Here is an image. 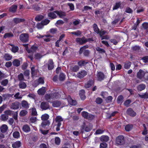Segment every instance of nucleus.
<instances>
[{
  "instance_id": "obj_42",
  "label": "nucleus",
  "mask_w": 148,
  "mask_h": 148,
  "mask_svg": "<svg viewBox=\"0 0 148 148\" xmlns=\"http://www.w3.org/2000/svg\"><path fill=\"white\" fill-rule=\"evenodd\" d=\"M32 8L36 11H39L40 10V8L36 4H33L32 5Z\"/></svg>"
},
{
  "instance_id": "obj_62",
  "label": "nucleus",
  "mask_w": 148,
  "mask_h": 148,
  "mask_svg": "<svg viewBox=\"0 0 148 148\" xmlns=\"http://www.w3.org/2000/svg\"><path fill=\"white\" fill-rule=\"evenodd\" d=\"M131 102V101L130 99H127L125 101L124 104L125 106L128 107Z\"/></svg>"
},
{
  "instance_id": "obj_37",
  "label": "nucleus",
  "mask_w": 148,
  "mask_h": 148,
  "mask_svg": "<svg viewBox=\"0 0 148 148\" xmlns=\"http://www.w3.org/2000/svg\"><path fill=\"white\" fill-rule=\"evenodd\" d=\"M66 75L63 73H60L59 76V79L60 81H64L65 79Z\"/></svg>"
},
{
  "instance_id": "obj_10",
  "label": "nucleus",
  "mask_w": 148,
  "mask_h": 148,
  "mask_svg": "<svg viewBox=\"0 0 148 148\" xmlns=\"http://www.w3.org/2000/svg\"><path fill=\"white\" fill-rule=\"evenodd\" d=\"M40 107L42 110H45L49 108V105L48 103L43 101L40 104Z\"/></svg>"
},
{
  "instance_id": "obj_49",
  "label": "nucleus",
  "mask_w": 148,
  "mask_h": 148,
  "mask_svg": "<svg viewBox=\"0 0 148 148\" xmlns=\"http://www.w3.org/2000/svg\"><path fill=\"white\" fill-rule=\"evenodd\" d=\"M103 99L102 98L98 97L96 98L95 100L96 103L98 104H101L103 102Z\"/></svg>"
},
{
  "instance_id": "obj_18",
  "label": "nucleus",
  "mask_w": 148,
  "mask_h": 148,
  "mask_svg": "<svg viewBox=\"0 0 148 148\" xmlns=\"http://www.w3.org/2000/svg\"><path fill=\"white\" fill-rule=\"evenodd\" d=\"M55 13V12H54V11L53 12H50L48 13V16L50 19H55L57 17Z\"/></svg>"
},
{
  "instance_id": "obj_63",
  "label": "nucleus",
  "mask_w": 148,
  "mask_h": 148,
  "mask_svg": "<svg viewBox=\"0 0 148 148\" xmlns=\"http://www.w3.org/2000/svg\"><path fill=\"white\" fill-rule=\"evenodd\" d=\"M55 143L57 145H59L60 143V140L58 137H56L55 139Z\"/></svg>"
},
{
  "instance_id": "obj_53",
  "label": "nucleus",
  "mask_w": 148,
  "mask_h": 148,
  "mask_svg": "<svg viewBox=\"0 0 148 148\" xmlns=\"http://www.w3.org/2000/svg\"><path fill=\"white\" fill-rule=\"evenodd\" d=\"M2 120H7L8 118V116L6 114H2L1 116Z\"/></svg>"
},
{
  "instance_id": "obj_46",
  "label": "nucleus",
  "mask_w": 148,
  "mask_h": 148,
  "mask_svg": "<svg viewBox=\"0 0 148 148\" xmlns=\"http://www.w3.org/2000/svg\"><path fill=\"white\" fill-rule=\"evenodd\" d=\"M60 121H56V125L57 126L56 130L57 131H59L60 130V128L61 125V123Z\"/></svg>"
},
{
  "instance_id": "obj_45",
  "label": "nucleus",
  "mask_w": 148,
  "mask_h": 148,
  "mask_svg": "<svg viewBox=\"0 0 148 148\" xmlns=\"http://www.w3.org/2000/svg\"><path fill=\"white\" fill-rule=\"evenodd\" d=\"M23 130L24 132H26L30 131V128L27 125H24L23 127Z\"/></svg>"
},
{
  "instance_id": "obj_1",
  "label": "nucleus",
  "mask_w": 148,
  "mask_h": 148,
  "mask_svg": "<svg viewBox=\"0 0 148 148\" xmlns=\"http://www.w3.org/2000/svg\"><path fill=\"white\" fill-rule=\"evenodd\" d=\"M89 46L88 45H85L79 49V55L83 53L84 56L85 57H88L90 53V51L89 50L86 49L88 48Z\"/></svg>"
},
{
  "instance_id": "obj_38",
  "label": "nucleus",
  "mask_w": 148,
  "mask_h": 148,
  "mask_svg": "<svg viewBox=\"0 0 148 148\" xmlns=\"http://www.w3.org/2000/svg\"><path fill=\"white\" fill-rule=\"evenodd\" d=\"M44 18V16L43 15H37L35 18V20L36 21H40Z\"/></svg>"
},
{
  "instance_id": "obj_17",
  "label": "nucleus",
  "mask_w": 148,
  "mask_h": 148,
  "mask_svg": "<svg viewBox=\"0 0 148 148\" xmlns=\"http://www.w3.org/2000/svg\"><path fill=\"white\" fill-rule=\"evenodd\" d=\"M144 71L141 69H140L137 73V76L138 78L141 79L144 76Z\"/></svg>"
},
{
  "instance_id": "obj_56",
  "label": "nucleus",
  "mask_w": 148,
  "mask_h": 148,
  "mask_svg": "<svg viewBox=\"0 0 148 148\" xmlns=\"http://www.w3.org/2000/svg\"><path fill=\"white\" fill-rule=\"evenodd\" d=\"M96 50L97 51L99 52L100 53H106V51L104 49L98 47L96 48Z\"/></svg>"
},
{
  "instance_id": "obj_40",
  "label": "nucleus",
  "mask_w": 148,
  "mask_h": 148,
  "mask_svg": "<svg viewBox=\"0 0 148 148\" xmlns=\"http://www.w3.org/2000/svg\"><path fill=\"white\" fill-rule=\"evenodd\" d=\"M21 104L23 107L25 108H28L29 107L28 103L25 100L23 101H22Z\"/></svg>"
},
{
  "instance_id": "obj_21",
  "label": "nucleus",
  "mask_w": 148,
  "mask_h": 148,
  "mask_svg": "<svg viewBox=\"0 0 148 148\" xmlns=\"http://www.w3.org/2000/svg\"><path fill=\"white\" fill-rule=\"evenodd\" d=\"M61 102L58 100L54 101L52 102V106L54 107H58L60 106Z\"/></svg>"
},
{
  "instance_id": "obj_57",
  "label": "nucleus",
  "mask_w": 148,
  "mask_h": 148,
  "mask_svg": "<svg viewBox=\"0 0 148 148\" xmlns=\"http://www.w3.org/2000/svg\"><path fill=\"white\" fill-rule=\"evenodd\" d=\"M50 20L48 19H45L44 20H42L41 22L44 25H47L50 22Z\"/></svg>"
},
{
  "instance_id": "obj_5",
  "label": "nucleus",
  "mask_w": 148,
  "mask_h": 148,
  "mask_svg": "<svg viewBox=\"0 0 148 148\" xmlns=\"http://www.w3.org/2000/svg\"><path fill=\"white\" fill-rule=\"evenodd\" d=\"M82 116L84 119H88V120H92L95 118V116L92 114H89L87 112L84 111L82 113Z\"/></svg>"
},
{
  "instance_id": "obj_15",
  "label": "nucleus",
  "mask_w": 148,
  "mask_h": 148,
  "mask_svg": "<svg viewBox=\"0 0 148 148\" xmlns=\"http://www.w3.org/2000/svg\"><path fill=\"white\" fill-rule=\"evenodd\" d=\"M79 95L82 100H84L85 99L86 97L85 95V91L84 90H80L79 92Z\"/></svg>"
},
{
  "instance_id": "obj_34",
  "label": "nucleus",
  "mask_w": 148,
  "mask_h": 148,
  "mask_svg": "<svg viewBox=\"0 0 148 148\" xmlns=\"http://www.w3.org/2000/svg\"><path fill=\"white\" fill-rule=\"evenodd\" d=\"M38 49V47L37 46L35 45H33L30 49V53H33L36 51Z\"/></svg>"
},
{
  "instance_id": "obj_55",
  "label": "nucleus",
  "mask_w": 148,
  "mask_h": 148,
  "mask_svg": "<svg viewBox=\"0 0 148 148\" xmlns=\"http://www.w3.org/2000/svg\"><path fill=\"white\" fill-rule=\"evenodd\" d=\"M143 125L144 128L143 131L142 133V134L143 135H146L147 133V130L146 127V125L145 124H143Z\"/></svg>"
},
{
  "instance_id": "obj_59",
  "label": "nucleus",
  "mask_w": 148,
  "mask_h": 148,
  "mask_svg": "<svg viewBox=\"0 0 148 148\" xmlns=\"http://www.w3.org/2000/svg\"><path fill=\"white\" fill-rule=\"evenodd\" d=\"M13 136L15 138H18L20 136V134L18 132L15 131L13 134Z\"/></svg>"
},
{
  "instance_id": "obj_33",
  "label": "nucleus",
  "mask_w": 148,
  "mask_h": 148,
  "mask_svg": "<svg viewBox=\"0 0 148 148\" xmlns=\"http://www.w3.org/2000/svg\"><path fill=\"white\" fill-rule=\"evenodd\" d=\"M88 63V62H85V60H80L77 62L78 65L82 67L84 66Z\"/></svg>"
},
{
  "instance_id": "obj_16",
  "label": "nucleus",
  "mask_w": 148,
  "mask_h": 148,
  "mask_svg": "<svg viewBox=\"0 0 148 148\" xmlns=\"http://www.w3.org/2000/svg\"><path fill=\"white\" fill-rule=\"evenodd\" d=\"M54 12L57 14L60 18H63V17L65 16H66L65 13L62 11L56 10L54 11Z\"/></svg>"
},
{
  "instance_id": "obj_27",
  "label": "nucleus",
  "mask_w": 148,
  "mask_h": 148,
  "mask_svg": "<svg viewBox=\"0 0 148 148\" xmlns=\"http://www.w3.org/2000/svg\"><path fill=\"white\" fill-rule=\"evenodd\" d=\"M46 92L45 87H42L39 89L38 91V93L40 95H44Z\"/></svg>"
},
{
  "instance_id": "obj_28",
  "label": "nucleus",
  "mask_w": 148,
  "mask_h": 148,
  "mask_svg": "<svg viewBox=\"0 0 148 148\" xmlns=\"http://www.w3.org/2000/svg\"><path fill=\"white\" fill-rule=\"evenodd\" d=\"M109 137L107 136H102L100 138V140L101 141L107 142L109 140Z\"/></svg>"
},
{
  "instance_id": "obj_2",
  "label": "nucleus",
  "mask_w": 148,
  "mask_h": 148,
  "mask_svg": "<svg viewBox=\"0 0 148 148\" xmlns=\"http://www.w3.org/2000/svg\"><path fill=\"white\" fill-rule=\"evenodd\" d=\"M59 94L58 92H55L51 93L50 94H46L45 95V99L48 100L50 99L54 100L55 99H58L59 98Z\"/></svg>"
},
{
  "instance_id": "obj_50",
  "label": "nucleus",
  "mask_w": 148,
  "mask_h": 148,
  "mask_svg": "<svg viewBox=\"0 0 148 148\" xmlns=\"http://www.w3.org/2000/svg\"><path fill=\"white\" fill-rule=\"evenodd\" d=\"M27 113V112L26 110H23L20 112L19 115L20 116H23L26 115Z\"/></svg>"
},
{
  "instance_id": "obj_60",
  "label": "nucleus",
  "mask_w": 148,
  "mask_h": 148,
  "mask_svg": "<svg viewBox=\"0 0 148 148\" xmlns=\"http://www.w3.org/2000/svg\"><path fill=\"white\" fill-rule=\"evenodd\" d=\"M71 34H74L77 36H79L81 35V32L80 31L77 30V32H73L71 33Z\"/></svg>"
},
{
  "instance_id": "obj_4",
  "label": "nucleus",
  "mask_w": 148,
  "mask_h": 148,
  "mask_svg": "<svg viewBox=\"0 0 148 148\" xmlns=\"http://www.w3.org/2000/svg\"><path fill=\"white\" fill-rule=\"evenodd\" d=\"M116 143L119 145H124L125 143L124 138L123 136H119L116 139Z\"/></svg>"
},
{
  "instance_id": "obj_3",
  "label": "nucleus",
  "mask_w": 148,
  "mask_h": 148,
  "mask_svg": "<svg viewBox=\"0 0 148 148\" xmlns=\"http://www.w3.org/2000/svg\"><path fill=\"white\" fill-rule=\"evenodd\" d=\"M29 35L26 33H23L21 34L19 36V39L23 42L26 43L29 41Z\"/></svg>"
},
{
  "instance_id": "obj_64",
  "label": "nucleus",
  "mask_w": 148,
  "mask_h": 148,
  "mask_svg": "<svg viewBox=\"0 0 148 148\" xmlns=\"http://www.w3.org/2000/svg\"><path fill=\"white\" fill-rule=\"evenodd\" d=\"M142 60L144 63H146L148 62V56L143 57L142 58Z\"/></svg>"
},
{
  "instance_id": "obj_19",
  "label": "nucleus",
  "mask_w": 148,
  "mask_h": 148,
  "mask_svg": "<svg viewBox=\"0 0 148 148\" xmlns=\"http://www.w3.org/2000/svg\"><path fill=\"white\" fill-rule=\"evenodd\" d=\"M13 22L16 24H17L21 22L25 21V19H24L19 18H15L13 19Z\"/></svg>"
},
{
  "instance_id": "obj_8",
  "label": "nucleus",
  "mask_w": 148,
  "mask_h": 148,
  "mask_svg": "<svg viewBox=\"0 0 148 148\" xmlns=\"http://www.w3.org/2000/svg\"><path fill=\"white\" fill-rule=\"evenodd\" d=\"M87 74V72L85 70L81 71L79 72L77 74V77L79 79L83 78Z\"/></svg>"
},
{
  "instance_id": "obj_39",
  "label": "nucleus",
  "mask_w": 148,
  "mask_h": 148,
  "mask_svg": "<svg viewBox=\"0 0 148 148\" xmlns=\"http://www.w3.org/2000/svg\"><path fill=\"white\" fill-rule=\"evenodd\" d=\"M79 67L78 66L75 65L71 67V70L72 71L76 72L79 70Z\"/></svg>"
},
{
  "instance_id": "obj_20",
  "label": "nucleus",
  "mask_w": 148,
  "mask_h": 148,
  "mask_svg": "<svg viewBox=\"0 0 148 148\" xmlns=\"http://www.w3.org/2000/svg\"><path fill=\"white\" fill-rule=\"evenodd\" d=\"M146 86L145 84H141L137 86V89L138 91H141L144 90Z\"/></svg>"
},
{
  "instance_id": "obj_54",
  "label": "nucleus",
  "mask_w": 148,
  "mask_h": 148,
  "mask_svg": "<svg viewBox=\"0 0 148 148\" xmlns=\"http://www.w3.org/2000/svg\"><path fill=\"white\" fill-rule=\"evenodd\" d=\"M18 79L20 81L25 80L23 75L22 73H21L18 75Z\"/></svg>"
},
{
  "instance_id": "obj_32",
  "label": "nucleus",
  "mask_w": 148,
  "mask_h": 148,
  "mask_svg": "<svg viewBox=\"0 0 148 148\" xmlns=\"http://www.w3.org/2000/svg\"><path fill=\"white\" fill-rule=\"evenodd\" d=\"M21 145L20 141H16L12 144V147L14 148H18L21 146Z\"/></svg>"
},
{
  "instance_id": "obj_7",
  "label": "nucleus",
  "mask_w": 148,
  "mask_h": 148,
  "mask_svg": "<svg viewBox=\"0 0 148 148\" xmlns=\"http://www.w3.org/2000/svg\"><path fill=\"white\" fill-rule=\"evenodd\" d=\"M84 127H85V130L86 132H89L92 129V124L86 122L84 123Z\"/></svg>"
},
{
  "instance_id": "obj_41",
  "label": "nucleus",
  "mask_w": 148,
  "mask_h": 148,
  "mask_svg": "<svg viewBox=\"0 0 148 148\" xmlns=\"http://www.w3.org/2000/svg\"><path fill=\"white\" fill-rule=\"evenodd\" d=\"M93 26L94 32L97 34V33H99V29L98 27L97 24L95 23H94L93 25Z\"/></svg>"
},
{
  "instance_id": "obj_26",
  "label": "nucleus",
  "mask_w": 148,
  "mask_h": 148,
  "mask_svg": "<svg viewBox=\"0 0 148 148\" xmlns=\"http://www.w3.org/2000/svg\"><path fill=\"white\" fill-rule=\"evenodd\" d=\"M3 58L6 61H9L12 59V56L9 54L5 53L3 56Z\"/></svg>"
},
{
  "instance_id": "obj_14",
  "label": "nucleus",
  "mask_w": 148,
  "mask_h": 148,
  "mask_svg": "<svg viewBox=\"0 0 148 148\" xmlns=\"http://www.w3.org/2000/svg\"><path fill=\"white\" fill-rule=\"evenodd\" d=\"M94 81L92 79H90L85 84L84 86L86 88H90L92 85L94 84Z\"/></svg>"
},
{
  "instance_id": "obj_47",
  "label": "nucleus",
  "mask_w": 148,
  "mask_h": 148,
  "mask_svg": "<svg viewBox=\"0 0 148 148\" xmlns=\"http://www.w3.org/2000/svg\"><path fill=\"white\" fill-rule=\"evenodd\" d=\"M29 70H26L24 72V75L25 77L29 79Z\"/></svg>"
},
{
  "instance_id": "obj_24",
  "label": "nucleus",
  "mask_w": 148,
  "mask_h": 148,
  "mask_svg": "<svg viewBox=\"0 0 148 148\" xmlns=\"http://www.w3.org/2000/svg\"><path fill=\"white\" fill-rule=\"evenodd\" d=\"M121 2H119L115 3V5H114L112 10H117L118 9L121 7Z\"/></svg>"
},
{
  "instance_id": "obj_36",
  "label": "nucleus",
  "mask_w": 148,
  "mask_h": 148,
  "mask_svg": "<svg viewBox=\"0 0 148 148\" xmlns=\"http://www.w3.org/2000/svg\"><path fill=\"white\" fill-rule=\"evenodd\" d=\"M18 86L20 88L22 89H24L26 87V84L25 83L23 82H21L18 84Z\"/></svg>"
},
{
  "instance_id": "obj_22",
  "label": "nucleus",
  "mask_w": 148,
  "mask_h": 148,
  "mask_svg": "<svg viewBox=\"0 0 148 148\" xmlns=\"http://www.w3.org/2000/svg\"><path fill=\"white\" fill-rule=\"evenodd\" d=\"M8 129V127L6 125H2L0 128V131L2 133H4L6 132Z\"/></svg>"
},
{
  "instance_id": "obj_35",
  "label": "nucleus",
  "mask_w": 148,
  "mask_h": 148,
  "mask_svg": "<svg viewBox=\"0 0 148 148\" xmlns=\"http://www.w3.org/2000/svg\"><path fill=\"white\" fill-rule=\"evenodd\" d=\"M49 124L50 123L48 121H43L41 125V126L44 128L46 126H49Z\"/></svg>"
},
{
  "instance_id": "obj_25",
  "label": "nucleus",
  "mask_w": 148,
  "mask_h": 148,
  "mask_svg": "<svg viewBox=\"0 0 148 148\" xmlns=\"http://www.w3.org/2000/svg\"><path fill=\"white\" fill-rule=\"evenodd\" d=\"M14 35L11 32L5 33L3 35V38L6 39L7 38H10L14 36Z\"/></svg>"
},
{
  "instance_id": "obj_6",
  "label": "nucleus",
  "mask_w": 148,
  "mask_h": 148,
  "mask_svg": "<svg viewBox=\"0 0 148 148\" xmlns=\"http://www.w3.org/2000/svg\"><path fill=\"white\" fill-rule=\"evenodd\" d=\"M47 66L48 69L49 70H52L54 68V64L53 60L52 59H49L48 63L44 65Z\"/></svg>"
},
{
  "instance_id": "obj_11",
  "label": "nucleus",
  "mask_w": 148,
  "mask_h": 148,
  "mask_svg": "<svg viewBox=\"0 0 148 148\" xmlns=\"http://www.w3.org/2000/svg\"><path fill=\"white\" fill-rule=\"evenodd\" d=\"M126 113L127 114L132 117H134L136 115V112L131 108H129L127 110Z\"/></svg>"
},
{
  "instance_id": "obj_44",
  "label": "nucleus",
  "mask_w": 148,
  "mask_h": 148,
  "mask_svg": "<svg viewBox=\"0 0 148 148\" xmlns=\"http://www.w3.org/2000/svg\"><path fill=\"white\" fill-rule=\"evenodd\" d=\"M49 116L48 114H45L41 116V118L42 120H48L49 119Z\"/></svg>"
},
{
  "instance_id": "obj_61",
  "label": "nucleus",
  "mask_w": 148,
  "mask_h": 148,
  "mask_svg": "<svg viewBox=\"0 0 148 148\" xmlns=\"http://www.w3.org/2000/svg\"><path fill=\"white\" fill-rule=\"evenodd\" d=\"M18 50V47L17 46H13L12 48L11 51L13 53L17 52Z\"/></svg>"
},
{
  "instance_id": "obj_9",
  "label": "nucleus",
  "mask_w": 148,
  "mask_h": 148,
  "mask_svg": "<svg viewBox=\"0 0 148 148\" xmlns=\"http://www.w3.org/2000/svg\"><path fill=\"white\" fill-rule=\"evenodd\" d=\"M97 76L98 80L99 81H101L105 78V75L102 72H97Z\"/></svg>"
},
{
  "instance_id": "obj_13",
  "label": "nucleus",
  "mask_w": 148,
  "mask_h": 148,
  "mask_svg": "<svg viewBox=\"0 0 148 148\" xmlns=\"http://www.w3.org/2000/svg\"><path fill=\"white\" fill-rule=\"evenodd\" d=\"M85 40V37L84 36L82 38H78L76 39V42L80 45H82L84 44L85 43V42L84 41Z\"/></svg>"
},
{
  "instance_id": "obj_31",
  "label": "nucleus",
  "mask_w": 148,
  "mask_h": 148,
  "mask_svg": "<svg viewBox=\"0 0 148 148\" xmlns=\"http://www.w3.org/2000/svg\"><path fill=\"white\" fill-rule=\"evenodd\" d=\"M9 81L8 79H3L1 82V84L3 86H6L8 84Z\"/></svg>"
},
{
  "instance_id": "obj_52",
  "label": "nucleus",
  "mask_w": 148,
  "mask_h": 148,
  "mask_svg": "<svg viewBox=\"0 0 148 148\" xmlns=\"http://www.w3.org/2000/svg\"><path fill=\"white\" fill-rule=\"evenodd\" d=\"M123 97L122 95L119 96L117 99V102L118 103H120L121 102L123 99Z\"/></svg>"
},
{
  "instance_id": "obj_51",
  "label": "nucleus",
  "mask_w": 148,
  "mask_h": 148,
  "mask_svg": "<svg viewBox=\"0 0 148 148\" xmlns=\"http://www.w3.org/2000/svg\"><path fill=\"white\" fill-rule=\"evenodd\" d=\"M139 97L142 98L147 99L148 98V94L147 93H145L143 95H141L140 94H138Z\"/></svg>"
},
{
  "instance_id": "obj_29",
  "label": "nucleus",
  "mask_w": 148,
  "mask_h": 148,
  "mask_svg": "<svg viewBox=\"0 0 148 148\" xmlns=\"http://www.w3.org/2000/svg\"><path fill=\"white\" fill-rule=\"evenodd\" d=\"M131 64V62L129 61H127L124 63V68L126 69H129Z\"/></svg>"
},
{
  "instance_id": "obj_43",
  "label": "nucleus",
  "mask_w": 148,
  "mask_h": 148,
  "mask_svg": "<svg viewBox=\"0 0 148 148\" xmlns=\"http://www.w3.org/2000/svg\"><path fill=\"white\" fill-rule=\"evenodd\" d=\"M133 126L132 124H128L126 125L125 127V129L126 131L129 132L132 129Z\"/></svg>"
},
{
  "instance_id": "obj_48",
  "label": "nucleus",
  "mask_w": 148,
  "mask_h": 148,
  "mask_svg": "<svg viewBox=\"0 0 148 148\" xmlns=\"http://www.w3.org/2000/svg\"><path fill=\"white\" fill-rule=\"evenodd\" d=\"M107 33V32L104 30H101L100 31H99V33H97V34H98L100 37H102L105 34Z\"/></svg>"
},
{
  "instance_id": "obj_12",
  "label": "nucleus",
  "mask_w": 148,
  "mask_h": 148,
  "mask_svg": "<svg viewBox=\"0 0 148 148\" xmlns=\"http://www.w3.org/2000/svg\"><path fill=\"white\" fill-rule=\"evenodd\" d=\"M21 105L20 103L18 101H16L13 103L11 105V108L14 110L18 109Z\"/></svg>"
},
{
  "instance_id": "obj_23",
  "label": "nucleus",
  "mask_w": 148,
  "mask_h": 148,
  "mask_svg": "<svg viewBox=\"0 0 148 148\" xmlns=\"http://www.w3.org/2000/svg\"><path fill=\"white\" fill-rule=\"evenodd\" d=\"M17 6L16 5H13L9 8V11L10 12L12 13H15L16 11Z\"/></svg>"
},
{
  "instance_id": "obj_58",
  "label": "nucleus",
  "mask_w": 148,
  "mask_h": 148,
  "mask_svg": "<svg viewBox=\"0 0 148 148\" xmlns=\"http://www.w3.org/2000/svg\"><path fill=\"white\" fill-rule=\"evenodd\" d=\"M112 96H109L106 98L105 100L107 103H110L112 101Z\"/></svg>"
},
{
  "instance_id": "obj_30",
  "label": "nucleus",
  "mask_w": 148,
  "mask_h": 148,
  "mask_svg": "<svg viewBox=\"0 0 148 148\" xmlns=\"http://www.w3.org/2000/svg\"><path fill=\"white\" fill-rule=\"evenodd\" d=\"M13 65L16 67L19 66L20 65V61L18 59H14L12 62Z\"/></svg>"
}]
</instances>
